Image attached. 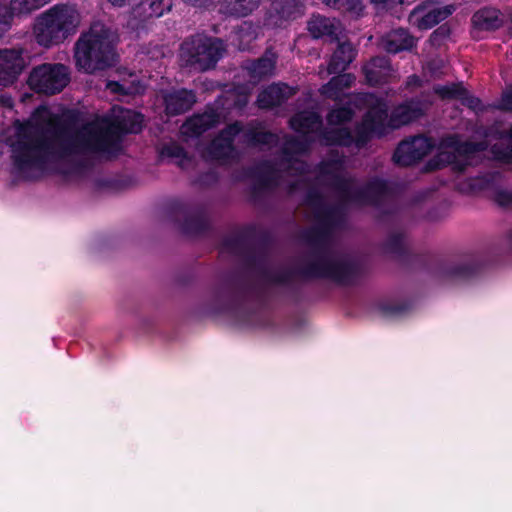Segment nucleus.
I'll use <instances>...</instances> for the list:
<instances>
[{
    "instance_id": "1",
    "label": "nucleus",
    "mask_w": 512,
    "mask_h": 512,
    "mask_svg": "<svg viewBox=\"0 0 512 512\" xmlns=\"http://www.w3.org/2000/svg\"><path fill=\"white\" fill-rule=\"evenodd\" d=\"M143 117L114 107L108 117H97L77 131L62 130L60 119L48 107L35 110L26 122L16 121L7 130L14 169L24 178L63 172L69 158L83 152L114 154L120 135L141 130Z\"/></svg>"
},
{
    "instance_id": "2",
    "label": "nucleus",
    "mask_w": 512,
    "mask_h": 512,
    "mask_svg": "<svg viewBox=\"0 0 512 512\" xmlns=\"http://www.w3.org/2000/svg\"><path fill=\"white\" fill-rule=\"evenodd\" d=\"M353 102L357 107L367 109L362 124L354 132L347 124L352 116V111L346 108L333 110L329 114L328 128L325 132L320 131V118L312 111L296 114L290 120V125L296 132L307 136L309 140L321 139L327 144L340 145L355 143L357 147H360L370 136L382 135L387 128L407 124L418 118L424 110L419 102L411 101L397 107L388 118L386 103L374 95H356Z\"/></svg>"
},
{
    "instance_id": "3",
    "label": "nucleus",
    "mask_w": 512,
    "mask_h": 512,
    "mask_svg": "<svg viewBox=\"0 0 512 512\" xmlns=\"http://www.w3.org/2000/svg\"><path fill=\"white\" fill-rule=\"evenodd\" d=\"M117 35L102 22L91 24L75 44V62L79 70L93 73L116 61Z\"/></svg>"
},
{
    "instance_id": "4",
    "label": "nucleus",
    "mask_w": 512,
    "mask_h": 512,
    "mask_svg": "<svg viewBox=\"0 0 512 512\" xmlns=\"http://www.w3.org/2000/svg\"><path fill=\"white\" fill-rule=\"evenodd\" d=\"M82 21L80 11L74 5L58 4L40 14L34 24L33 33L37 43L52 47L73 36Z\"/></svg>"
},
{
    "instance_id": "5",
    "label": "nucleus",
    "mask_w": 512,
    "mask_h": 512,
    "mask_svg": "<svg viewBox=\"0 0 512 512\" xmlns=\"http://www.w3.org/2000/svg\"><path fill=\"white\" fill-rule=\"evenodd\" d=\"M317 182L332 186L341 201L359 204L376 202L386 190L385 184L380 180H375L365 189H361L358 183L347 176L341 159L323 163L317 174Z\"/></svg>"
},
{
    "instance_id": "6",
    "label": "nucleus",
    "mask_w": 512,
    "mask_h": 512,
    "mask_svg": "<svg viewBox=\"0 0 512 512\" xmlns=\"http://www.w3.org/2000/svg\"><path fill=\"white\" fill-rule=\"evenodd\" d=\"M223 51L224 45L220 39L196 36L182 43L180 60L185 66L207 70L216 64Z\"/></svg>"
},
{
    "instance_id": "7",
    "label": "nucleus",
    "mask_w": 512,
    "mask_h": 512,
    "mask_svg": "<svg viewBox=\"0 0 512 512\" xmlns=\"http://www.w3.org/2000/svg\"><path fill=\"white\" fill-rule=\"evenodd\" d=\"M488 143H460L455 136H449L441 141L437 148V165L451 164L461 171L467 165L474 163L475 154L485 150Z\"/></svg>"
},
{
    "instance_id": "8",
    "label": "nucleus",
    "mask_w": 512,
    "mask_h": 512,
    "mask_svg": "<svg viewBox=\"0 0 512 512\" xmlns=\"http://www.w3.org/2000/svg\"><path fill=\"white\" fill-rule=\"evenodd\" d=\"M68 70L61 64H43L33 69L28 84L38 93L55 94L68 83Z\"/></svg>"
},
{
    "instance_id": "9",
    "label": "nucleus",
    "mask_w": 512,
    "mask_h": 512,
    "mask_svg": "<svg viewBox=\"0 0 512 512\" xmlns=\"http://www.w3.org/2000/svg\"><path fill=\"white\" fill-rule=\"evenodd\" d=\"M286 170L281 172L279 169L269 167L264 171L260 179L262 187H270L287 183L291 189H297L309 178L307 176L308 166L300 159H289Z\"/></svg>"
},
{
    "instance_id": "10",
    "label": "nucleus",
    "mask_w": 512,
    "mask_h": 512,
    "mask_svg": "<svg viewBox=\"0 0 512 512\" xmlns=\"http://www.w3.org/2000/svg\"><path fill=\"white\" fill-rule=\"evenodd\" d=\"M453 11V5L441 6L428 1L411 12L409 22L419 29L426 30L446 19Z\"/></svg>"
},
{
    "instance_id": "11",
    "label": "nucleus",
    "mask_w": 512,
    "mask_h": 512,
    "mask_svg": "<svg viewBox=\"0 0 512 512\" xmlns=\"http://www.w3.org/2000/svg\"><path fill=\"white\" fill-rule=\"evenodd\" d=\"M240 132L238 124L230 125L219 137L212 141L211 145L203 151V157L208 160L225 162L234 157L232 141L234 136Z\"/></svg>"
},
{
    "instance_id": "12",
    "label": "nucleus",
    "mask_w": 512,
    "mask_h": 512,
    "mask_svg": "<svg viewBox=\"0 0 512 512\" xmlns=\"http://www.w3.org/2000/svg\"><path fill=\"white\" fill-rule=\"evenodd\" d=\"M303 14V5L297 0H277L273 2L266 19L269 27H283Z\"/></svg>"
},
{
    "instance_id": "13",
    "label": "nucleus",
    "mask_w": 512,
    "mask_h": 512,
    "mask_svg": "<svg viewBox=\"0 0 512 512\" xmlns=\"http://www.w3.org/2000/svg\"><path fill=\"white\" fill-rule=\"evenodd\" d=\"M24 65V59L19 50H0V85L8 86L14 83Z\"/></svg>"
},
{
    "instance_id": "14",
    "label": "nucleus",
    "mask_w": 512,
    "mask_h": 512,
    "mask_svg": "<svg viewBox=\"0 0 512 512\" xmlns=\"http://www.w3.org/2000/svg\"><path fill=\"white\" fill-rule=\"evenodd\" d=\"M48 2L49 0H10L9 6H6L3 1L0 0V32L6 29L12 16L28 14Z\"/></svg>"
},
{
    "instance_id": "15",
    "label": "nucleus",
    "mask_w": 512,
    "mask_h": 512,
    "mask_svg": "<svg viewBox=\"0 0 512 512\" xmlns=\"http://www.w3.org/2000/svg\"><path fill=\"white\" fill-rule=\"evenodd\" d=\"M219 121L220 115L216 111H206L204 114L195 115L187 120L181 127V134L185 139L196 137Z\"/></svg>"
},
{
    "instance_id": "16",
    "label": "nucleus",
    "mask_w": 512,
    "mask_h": 512,
    "mask_svg": "<svg viewBox=\"0 0 512 512\" xmlns=\"http://www.w3.org/2000/svg\"><path fill=\"white\" fill-rule=\"evenodd\" d=\"M352 267L347 262L340 259H323L318 264L315 274L328 277L337 282L345 283L348 281Z\"/></svg>"
},
{
    "instance_id": "17",
    "label": "nucleus",
    "mask_w": 512,
    "mask_h": 512,
    "mask_svg": "<svg viewBox=\"0 0 512 512\" xmlns=\"http://www.w3.org/2000/svg\"><path fill=\"white\" fill-rule=\"evenodd\" d=\"M294 93L286 84H273L263 90L258 96V105L261 108H272L280 105Z\"/></svg>"
},
{
    "instance_id": "18",
    "label": "nucleus",
    "mask_w": 512,
    "mask_h": 512,
    "mask_svg": "<svg viewBox=\"0 0 512 512\" xmlns=\"http://www.w3.org/2000/svg\"><path fill=\"white\" fill-rule=\"evenodd\" d=\"M435 92L443 99L459 100L470 109L479 110L481 108L480 100L471 96L462 84L439 86L435 88Z\"/></svg>"
},
{
    "instance_id": "19",
    "label": "nucleus",
    "mask_w": 512,
    "mask_h": 512,
    "mask_svg": "<svg viewBox=\"0 0 512 512\" xmlns=\"http://www.w3.org/2000/svg\"><path fill=\"white\" fill-rule=\"evenodd\" d=\"M382 47L390 53L409 50L415 45V39L404 29H396L387 33L381 42Z\"/></svg>"
},
{
    "instance_id": "20",
    "label": "nucleus",
    "mask_w": 512,
    "mask_h": 512,
    "mask_svg": "<svg viewBox=\"0 0 512 512\" xmlns=\"http://www.w3.org/2000/svg\"><path fill=\"white\" fill-rule=\"evenodd\" d=\"M367 82L376 85L387 81L392 75L389 62L385 57H376L363 67Z\"/></svg>"
},
{
    "instance_id": "21",
    "label": "nucleus",
    "mask_w": 512,
    "mask_h": 512,
    "mask_svg": "<svg viewBox=\"0 0 512 512\" xmlns=\"http://www.w3.org/2000/svg\"><path fill=\"white\" fill-rule=\"evenodd\" d=\"M164 102L169 114H179L194 104L195 95L187 90L174 91L164 96Z\"/></svg>"
},
{
    "instance_id": "22",
    "label": "nucleus",
    "mask_w": 512,
    "mask_h": 512,
    "mask_svg": "<svg viewBox=\"0 0 512 512\" xmlns=\"http://www.w3.org/2000/svg\"><path fill=\"white\" fill-rule=\"evenodd\" d=\"M355 57V50L353 46L348 43L338 44L337 49L332 55L330 60L327 74L337 73L344 71L347 66L353 61Z\"/></svg>"
},
{
    "instance_id": "23",
    "label": "nucleus",
    "mask_w": 512,
    "mask_h": 512,
    "mask_svg": "<svg viewBox=\"0 0 512 512\" xmlns=\"http://www.w3.org/2000/svg\"><path fill=\"white\" fill-rule=\"evenodd\" d=\"M472 23L475 29L492 30L501 25L502 19L500 18V12L498 10L485 8L473 15Z\"/></svg>"
},
{
    "instance_id": "24",
    "label": "nucleus",
    "mask_w": 512,
    "mask_h": 512,
    "mask_svg": "<svg viewBox=\"0 0 512 512\" xmlns=\"http://www.w3.org/2000/svg\"><path fill=\"white\" fill-rule=\"evenodd\" d=\"M355 82L352 74H341L331 79V81L321 88V94L327 98L338 99L344 89L349 88Z\"/></svg>"
},
{
    "instance_id": "25",
    "label": "nucleus",
    "mask_w": 512,
    "mask_h": 512,
    "mask_svg": "<svg viewBox=\"0 0 512 512\" xmlns=\"http://www.w3.org/2000/svg\"><path fill=\"white\" fill-rule=\"evenodd\" d=\"M261 0H223L226 13L235 16H246L258 7Z\"/></svg>"
},
{
    "instance_id": "26",
    "label": "nucleus",
    "mask_w": 512,
    "mask_h": 512,
    "mask_svg": "<svg viewBox=\"0 0 512 512\" xmlns=\"http://www.w3.org/2000/svg\"><path fill=\"white\" fill-rule=\"evenodd\" d=\"M308 29L315 38L322 37L324 35H334L337 30L333 20L319 15L311 18L308 23Z\"/></svg>"
},
{
    "instance_id": "27",
    "label": "nucleus",
    "mask_w": 512,
    "mask_h": 512,
    "mask_svg": "<svg viewBox=\"0 0 512 512\" xmlns=\"http://www.w3.org/2000/svg\"><path fill=\"white\" fill-rule=\"evenodd\" d=\"M433 147L431 140L424 136L414 137L411 140H405L399 144V153L401 154L407 149H413L414 155L419 159L424 157Z\"/></svg>"
},
{
    "instance_id": "28",
    "label": "nucleus",
    "mask_w": 512,
    "mask_h": 512,
    "mask_svg": "<svg viewBox=\"0 0 512 512\" xmlns=\"http://www.w3.org/2000/svg\"><path fill=\"white\" fill-rule=\"evenodd\" d=\"M130 82H109L107 89L113 93H120L123 95L139 94L144 90V85L137 79L136 76L131 75Z\"/></svg>"
},
{
    "instance_id": "29",
    "label": "nucleus",
    "mask_w": 512,
    "mask_h": 512,
    "mask_svg": "<svg viewBox=\"0 0 512 512\" xmlns=\"http://www.w3.org/2000/svg\"><path fill=\"white\" fill-rule=\"evenodd\" d=\"M275 54L267 52L263 58L258 60L251 67L253 77H263L272 74L275 69Z\"/></svg>"
},
{
    "instance_id": "30",
    "label": "nucleus",
    "mask_w": 512,
    "mask_h": 512,
    "mask_svg": "<svg viewBox=\"0 0 512 512\" xmlns=\"http://www.w3.org/2000/svg\"><path fill=\"white\" fill-rule=\"evenodd\" d=\"M323 2L327 6L350 12L355 16L360 15L363 10L362 0H323Z\"/></svg>"
},
{
    "instance_id": "31",
    "label": "nucleus",
    "mask_w": 512,
    "mask_h": 512,
    "mask_svg": "<svg viewBox=\"0 0 512 512\" xmlns=\"http://www.w3.org/2000/svg\"><path fill=\"white\" fill-rule=\"evenodd\" d=\"M164 156L174 159L179 165L184 166L187 160L186 153L179 145L171 143L162 150Z\"/></svg>"
},
{
    "instance_id": "32",
    "label": "nucleus",
    "mask_w": 512,
    "mask_h": 512,
    "mask_svg": "<svg viewBox=\"0 0 512 512\" xmlns=\"http://www.w3.org/2000/svg\"><path fill=\"white\" fill-rule=\"evenodd\" d=\"M413 149H407V151L399 153V146L397 147L395 153H394V161L402 166H408L419 160L417 155H414Z\"/></svg>"
},
{
    "instance_id": "33",
    "label": "nucleus",
    "mask_w": 512,
    "mask_h": 512,
    "mask_svg": "<svg viewBox=\"0 0 512 512\" xmlns=\"http://www.w3.org/2000/svg\"><path fill=\"white\" fill-rule=\"evenodd\" d=\"M447 66L441 59H436L429 62L424 68L425 73H429L431 77H439L446 73Z\"/></svg>"
},
{
    "instance_id": "34",
    "label": "nucleus",
    "mask_w": 512,
    "mask_h": 512,
    "mask_svg": "<svg viewBox=\"0 0 512 512\" xmlns=\"http://www.w3.org/2000/svg\"><path fill=\"white\" fill-rule=\"evenodd\" d=\"M170 3L165 2L164 0H155L151 2L150 8H151V15L155 17H161L165 11L170 10Z\"/></svg>"
},
{
    "instance_id": "35",
    "label": "nucleus",
    "mask_w": 512,
    "mask_h": 512,
    "mask_svg": "<svg viewBox=\"0 0 512 512\" xmlns=\"http://www.w3.org/2000/svg\"><path fill=\"white\" fill-rule=\"evenodd\" d=\"M498 107L502 110H512V87L504 91Z\"/></svg>"
},
{
    "instance_id": "36",
    "label": "nucleus",
    "mask_w": 512,
    "mask_h": 512,
    "mask_svg": "<svg viewBox=\"0 0 512 512\" xmlns=\"http://www.w3.org/2000/svg\"><path fill=\"white\" fill-rule=\"evenodd\" d=\"M493 154L496 158L504 159L510 155L512 152L510 148H506L504 151H497L495 150V147H493Z\"/></svg>"
},
{
    "instance_id": "37",
    "label": "nucleus",
    "mask_w": 512,
    "mask_h": 512,
    "mask_svg": "<svg viewBox=\"0 0 512 512\" xmlns=\"http://www.w3.org/2000/svg\"><path fill=\"white\" fill-rule=\"evenodd\" d=\"M185 2L194 5V6H206L208 3V0H184Z\"/></svg>"
},
{
    "instance_id": "38",
    "label": "nucleus",
    "mask_w": 512,
    "mask_h": 512,
    "mask_svg": "<svg viewBox=\"0 0 512 512\" xmlns=\"http://www.w3.org/2000/svg\"><path fill=\"white\" fill-rule=\"evenodd\" d=\"M375 4L402 3L403 0H371Z\"/></svg>"
},
{
    "instance_id": "39",
    "label": "nucleus",
    "mask_w": 512,
    "mask_h": 512,
    "mask_svg": "<svg viewBox=\"0 0 512 512\" xmlns=\"http://www.w3.org/2000/svg\"><path fill=\"white\" fill-rule=\"evenodd\" d=\"M114 6H124L129 0H107Z\"/></svg>"
},
{
    "instance_id": "40",
    "label": "nucleus",
    "mask_w": 512,
    "mask_h": 512,
    "mask_svg": "<svg viewBox=\"0 0 512 512\" xmlns=\"http://www.w3.org/2000/svg\"><path fill=\"white\" fill-rule=\"evenodd\" d=\"M274 139V135L272 134H263L258 141L271 142Z\"/></svg>"
},
{
    "instance_id": "41",
    "label": "nucleus",
    "mask_w": 512,
    "mask_h": 512,
    "mask_svg": "<svg viewBox=\"0 0 512 512\" xmlns=\"http://www.w3.org/2000/svg\"><path fill=\"white\" fill-rule=\"evenodd\" d=\"M418 83H419V78L417 76H411L407 81L408 86L417 85Z\"/></svg>"
},
{
    "instance_id": "42",
    "label": "nucleus",
    "mask_w": 512,
    "mask_h": 512,
    "mask_svg": "<svg viewBox=\"0 0 512 512\" xmlns=\"http://www.w3.org/2000/svg\"><path fill=\"white\" fill-rule=\"evenodd\" d=\"M511 139H512V131H510L509 133L505 134V136H503V140L506 142H510Z\"/></svg>"
},
{
    "instance_id": "43",
    "label": "nucleus",
    "mask_w": 512,
    "mask_h": 512,
    "mask_svg": "<svg viewBox=\"0 0 512 512\" xmlns=\"http://www.w3.org/2000/svg\"><path fill=\"white\" fill-rule=\"evenodd\" d=\"M244 36V28L241 29L240 33H239V37L242 38Z\"/></svg>"
},
{
    "instance_id": "44",
    "label": "nucleus",
    "mask_w": 512,
    "mask_h": 512,
    "mask_svg": "<svg viewBox=\"0 0 512 512\" xmlns=\"http://www.w3.org/2000/svg\"><path fill=\"white\" fill-rule=\"evenodd\" d=\"M239 48H240V49H246V46H244V45H241V44H240V45H239Z\"/></svg>"
},
{
    "instance_id": "45",
    "label": "nucleus",
    "mask_w": 512,
    "mask_h": 512,
    "mask_svg": "<svg viewBox=\"0 0 512 512\" xmlns=\"http://www.w3.org/2000/svg\"><path fill=\"white\" fill-rule=\"evenodd\" d=\"M2 154V144L0 143V155Z\"/></svg>"
}]
</instances>
